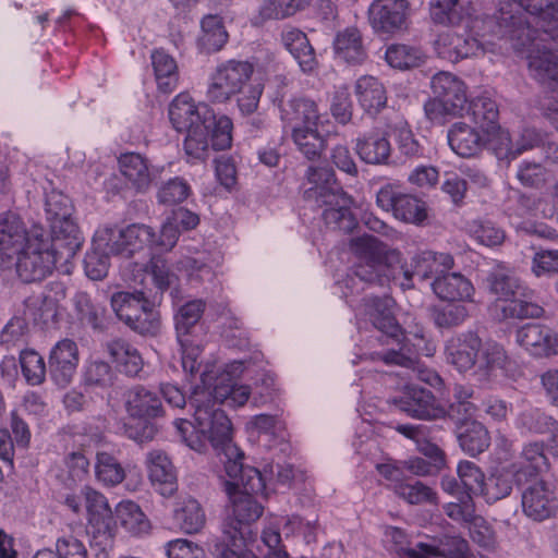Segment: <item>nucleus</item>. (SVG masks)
Listing matches in <instances>:
<instances>
[{
	"label": "nucleus",
	"instance_id": "nucleus-57",
	"mask_svg": "<svg viewBox=\"0 0 558 558\" xmlns=\"http://www.w3.org/2000/svg\"><path fill=\"white\" fill-rule=\"evenodd\" d=\"M466 12L459 0H432L429 2V15L438 25H459Z\"/></svg>",
	"mask_w": 558,
	"mask_h": 558
},
{
	"label": "nucleus",
	"instance_id": "nucleus-12",
	"mask_svg": "<svg viewBox=\"0 0 558 558\" xmlns=\"http://www.w3.org/2000/svg\"><path fill=\"white\" fill-rule=\"evenodd\" d=\"M376 204L385 211L391 213L396 219L407 223L421 225L427 219L426 203L392 183L379 189Z\"/></svg>",
	"mask_w": 558,
	"mask_h": 558
},
{
	"label": "nucleus",
	"instance_id": "nucleus-9",
	"mask_svg": "<svg viewBox=\"0 0 558 558\" xmlns=\"http://www.w3.org/2000/svg\"><path fill=\"white\" fill-rule=\"evenodd\" d=\"M482 22L486 34L508 40L517 51L530 49L535 39L536 31L510 1L501 2L493 13L485 14Z\"/></svg>",
	"mask_w": 558,
	"mask_h": 558
},
{
	"label": "nucleus",
	"instance_id": "nucleus-53",
	"mask_svg": "<svg viewBox=\"0 0 558 558\" xmlns=\"http://www.w3.org/2000/svg\"><path fill=\"white\" fill-rule=\"evenodd\" d=\"M63 464L64 470L57 477L65 488L72 490L87 477L89 461L82 452L73 451L64 457Z\"/></svg>",
	"mask_w": 558,
	"mask_h": 558
},
{
	"label": "nucleus",
	"instance_id": "nucleus-18",
	"mask_svg": "<svg viewBox=\"0 0 558 558\" xmlns=\"http://www.w3.org/2000/svg\"><path fill=\"white\" fill-rule=\"evenodd\" d=\"M80 352L76 342L64 338L58 341L48 356V371L51 380L59 387H68L76 373Z\"/></svg>",
	"mask_w": 558,
	"mask_h": 558
},
{
	"label": "nucleus",
	"instance_id": "nucleus-50",
	"mask_svg": "<svg viewBox=\"0 0 558 558\" xmlns=\"http://www.w3.org/2000/svg\"><path fill=\"white\" fill-rule=\"evenodd\" d=\"M507 361L504 348L498 343H486L478 353L475 374L488 380L498 369H502Z\"/></svg>",
	"mask_w": 558,
	"mask_h": 558
},
{
	"label": "nucleus",
	"instance_id": "nucleus-36",
	"mask_svg": "<svg viewBox=\"0 0 558 558\" xmlns=\"http://www.w3.org/2000/svg\"><path fill=\"white\" fill-rule=\"evenodd\" d=\"M173 522L185 534H197L206 524V514L197 499L184 498L175 504Z\"/></svg>",
	"mask_w": 558,
	"mask_h": 558
},
{
	"label": "nucleus",
	"instance_id": "nucleus-47",
	"mask_svg": "<svg viewBox=\"0 0 558 558\" xmlns=\"http://www.w3.org/2000/svg\"><path fill=\"white\" fill-rule=\"evenodd\" d=\"M429 317L439 329H452L461 326L469 317V310L461 302H448L447 304L429 307Z\"/></svg>",
	"mask_w": 558,
	"mask_h": 558
},
{
	"label": "nucleus",
	"instance_id": "nucleus-49",
	"mask_svg": "<svg viewBox=\"0 0 558 558\" xmlns=\"http://www.w3.org/2000/svg\"><path fill=\"white\" fill-rule=\"evenodd\" d=\"M232 132L233 122L230 117L222 114L216 118L213 112V120L207 125V151L206 159L209 156V150H227L232 146Z\"/></svg>",
	"mask_w": 558,
	"mask_h": 558
},
{
	"label": "nucleus",
	"instance_id": "nucleus-44",
	"mask_svg": "<svg viewBox=\"0 0 558 558\" xmlns=\"http://www.w3.org/2000/svg\"><path fill=\"white\" fill-rule=\"evenodd\" d=\"M72 302L75 315L81 324L89 326L94 330L104 329L107 310L101 303L85 291L76 292Z\"/></svg>",
	"mask_w": 558,
	"mask_h": 558
},
{
	"label": "nucleus",
	"instance_id": "nucleus-48",
	"mask_svg": "<svg viewBox=\"0 0 558 558\" xmlns=\"http://www.w3.org/2000/svg\"><path fill=\"white\" fill-rule=\"evenodd\" d=\"M393 137L399 158L403 162L415 161L424 157L425 148L407 122H400L393 128Z\"/></svg>",
	"mask_w": 558,
	"mask_h": 558
},
{
	"label": "nucleus",
	"instance_id": "nucleus-54",
	"mask_svg": "<svg viewBox=\"0 0 558 558\" xmlns=\"http://www.w3.org/2000/svg\"><path fill=\"white\" fill-rule=\"evenodd\" d=\"M550 339V329L539 324H526L517 331V341L535 355H544Z\"/></svg>",
	"mask_w": 558,
	"mask_h": 558
},
{
	"label": "nucleus",
	"instance_id": "nucleus-21",
	"mask_svg": "<svg viewBox=\"0 0 558 558\" xmlns=\"http://www.w3.org/2000/svg\"><path fill=\"white\" fill-rule=\"evenodd\" d=\"M481 348L482 339L475 331L459 333L447 343V361L460 373H464L475 367Z\"/></svg>",
	"mask_w": 558,
	"mask_h": 558
},
{
	"label": "nucleus",
	"instance_id": "nucleus-64",
	"mask_svg": "<svg viewBox=\"0 0 558 558\" xmlns=\"http://www.w3.org/2000/svg\"><path fill=\"white\" fill-rule=\"evenodd\" d=\"M457 473L463 487L462 493H470L471 497L483 493L486 478L478 465L468 460L460 461Z\"/></svg>",
	"mask_w": 558,
	"mask_h": 558
},
{
	"label": "nucleus",
	"instance_id": "nucleus-63",
	"mask_svg": "<svg viewBox=\"0 0 558 558\" xmlns=\"http://www.w3.org/2000/svg\"><path fill=\"white\" fill-rule=\"evenodd\" d=\"M191 185L185 179L174 177L160 184L157 190V201L167 206L181 204L191 195Z\"/></svg>",
	"mask_w": 558,
	"mask_h": 558
},
{
	"label": "nucleus",
	"instance_id": "nucleus-3",
	"mask_svg": "<svg viewBox=\"0 0 558 558\" xmlns=\"http://www.w3.org/2000/svg\"><path fill=\"white\" fill-rule=\"evenodd\" d=\"M169 120L179 133H185L183 149L191 160H206L207 125L213 110L205 104H196L186 93L177 95L169 104Z\"/></svg>",
	"mask_w": 558,
	"mask_h": 558
},
{
	"label": "nucleus",
	"instance_id": "nucleus-62",
	"mask_svg": "<svg viewBox=\"0 0 558 558\" xmlns=\"http://www.w3.org/2000/svg\"><path fill=\"white\" fill-rule=\"evenodd\" d=\"M213 448L218 454H223L225 469L227 475L231 478L230 482H239L242 478L243 471L246 465L243 464L244 453L232 442L231 434H229L228 445H216L214 441H209Z\"/></svg>",
	"mask_w": 558,
	"mask_h": 558
},
{
	"label": "nucleus",
	"instance_id": "nucleus-26",
	"mask_svg": "<svg viewBox=\"0 0 558 558\" xmlns=\"http://www.w3.org/2000/svg\"><path fill=\"white\" fill-rule=\"evenodd\" d=\"M32 240L20 214L7 210L0 214V251L8 257L23 248Z\"/></svg>",
	"mask_w": 558,
	"mask_h": 558
},
{
	"label": "nucleus",
	"instance_id": "nucleus-60",
	"mask_svg": "<svg viewBox=\"0 0 558 558\" xmlns=\"http://www.w3.org/2000/svg\"><path fill=\"white\" fill-rule=\"evenodd\" d=\"M517 425L532 434H546L558 426V422L537 408H527L519 414Z\"/></svg>",
	"mask_w": 558,
	"mask_h": 558
},
{
	"label": "nucleus",
	"instance_id": "nucleus-25",
	"mask_svg": "<svg viewBox=\"0 0 558 558\" xmlns=\"http://www.w3.org/2000/svg\"><path fill=\"white\" fill-rule=\"evenodd\" d=\"M488 135L478 128L464 122L453 123L448 131V144L450 148L463 158L477 156L486 146Z\"/></svg>",
	"mask_w": 558,
	"mask_h": 558
},
{
	"label": "nucleus",
	"instance_id": "nucleus-61",
	"mask_svg": "<svg viewBox=\"0 0 558 558\" xmlns=\"http://www.w3.org/2000/svg\"><path fill=\"white\" fill-rule=\"evenodd\" d=\"M146 307L137 313L126 326L141 336L156 337L161 331L160 312L156 308L154 301L150 303V306Z\"/></svg>",
	"mask_w": 558,
	"mask_h": 558
},
{
	"label": "nucleus",
	"instance_id": "nucleus-1",
	"mask_svg": "<svg viewBox=\"0 0 558 558\" xmlns=\"http://www.w3.org/2000/svg\"><path fill=\"white\" fill-rule=\"evenodd\" d=\"M232 385H216L213 390L196 388L190 404L194 408V422L187 420L175 421V426L186 445L195 450L203 451L206 441L216 445H228L229 434H232V425L229 417L216 408L217 403L229 402Z\"/></svg>",
	"mask_w": 558,
	"mask_h": 558
},
{
	"label": "nucleus",
	"instance_id": "nucleus-55",
	"mask_svg": "<svg viewBox=\"0 0 558 558\" xmlns=\"http://www.w3.org/2000/svg\"><path fill=\"white\" fill-rule=\"evenodd\" d=\"M113 381L114 372L108 362L100 359L86 362L82 374V384L85 387L107 389L113 385Z\"/></svg>",
	"mask_w": 558,
	"mask_h": 558
},
{
	"label": "nucleus",
	"instance_id": "nucleus-43",
	"mask_svg": "<svg viewBox=\"0 0 558 558\" xmlns=\"http://www.w3.org/2000/svg\"><path fill=\"white\" fill-rule=\"evenodd\" d=\"M58 299L48 294H33L24 301V319H16V323L32 322L36 326L47 325L57 317Z\"/></svg>",
	"mask_w": 558,
	"mask_h": 558
},
{
	"label": "nucleus",
	"instance_id": "nucleus-41",
	"mask_svg": "<svg viewBox=\"0 0 558 558\" xmlns=\"http://www.w3.org/2000/svg\"><path fill=\"white\" fill-rule=\"evenodd\" d=\"M457 438L461 449L471 457L483 453L490 446L489 432L484 424L475 420L466 418L460 426Z\"/></svg>",
	"mask_w": 558,
	"mask_h": 558
},
{
	"label": "nucleus",
	"instance_id": "nucleus-31",
	"mask_svg": "<svg viewBox=\"0 0 558 558\" xmlns=\"http://www.w3.org/2000/svg\"><path fill=\"white\" fill-rule=\"evenodd\" d=\"M430 88L435 98L449 105L451 110H463L466 104L464 83L449 72H439L432 77Z\"/></svg>",
	"mask_w": 558,
	"mask_h": 558
},
{
	"label": "nucleus",
	"instance_id": "nucleus-58",
	"mask_svg": "<svg viewBox=\"0 0 558 558\" xmlns=\"http://www.w3.org/2000/svg\"><path fill=\"white\" fill-rule=\"evenodd\" d=\"M96 477L106 486H117L125 477V471L119 460L109 452H98L95 464Z\"/></svg>",
	"mask_w": 558,
	"mask_h": 558
},
{
	"label": "nucleus",
	"instance_id": "nucleus-38",
	"mask_svg": "<svg viewBox=\"0 0 558 558\" xmlns=\"http://www.w3.org/2000/svg\"><path fill=\"white\" fill-rule=\"evenodd\" d=\"M150 60L158 90L163 94L174 92L180 77L174 58L163 49H155Z\"/></svg>",
	"mask_w": 558,
	"mask_h": 558
},
{
	"label": "nucleus",
	"instance_id": "nucleus-6",
	"mask_svg": "<svg viewBox=\"0 0 558 558\" xmlns=\"http://www.w3.org/2000/svg\"><path fill=\"white\" fill-rule=\"evenodd\" d=\"M350 250L361 258L353 267V278L369 286L385 287L397 278L396 263L400 262V252L388 250L377 238L362 235L350 240Z\"/></svg>",
	"mask_w": 558,
	"mask_h": 558
},
{
	"label": "nucleus",
	"instance_id": "nucleus-7",
	"mask_svg": "<svg viewBox=\"0 0 558 558\" xmlns=\"http://www.w3.org/2000/svg\"><path fill=\"white\" fill-rule=\"evenodd\" d=\"M488 288L499 299L509 301L502 307L506 318H539L544 308L532 301L533 291L523 287L520 280L509 270L497 268L487 276Z\"/></svg>",
	"mask_w": 558,
	"mask_h": 558
},
{
	"label": "nucleus",
	"instance_id": "nucleus-59",
	"mask_svg": "<svg viewBox=\"0 0 558 558\" xmlns=\"http://www.w3.org/2000/svg\"><path fill=\"white\" fill-rule=\"evenodd\" d=\"M22 374L28 385L38 386L46 379L47 366L44 357L33 349L22 350L19 356Z\"/></svg>",
	"mask_w": 558,
	"mask_h": 558
},
{
	"label": "nucleus",
	"instance_id": "nucleus-14",
	"mask_svg": "<svg viewBox=\"0 0 558 558\" xmlns=\"http://www.w3.org/2000/svg\"><path fill=\"white\" fill-rule=\"evenodd\" d=\"M392 403L398 410L416 420H446V408L429 389L421 386H405L401 395L392 400Z\"/></svg>",
	"mask_w": 558,
	"mask_h": 558
},
{
	"label": "nucleus",
	"instance_id": "nucleus-11",
	"mask_svg": "<svg viewBox=\"0 0 558 558\" xmlns=\"http://www.w3.org/2000/svg\"><path fill=\"white\" fill-rule=\"evenodd\" d=\"M98 241L105 242L106 252L130 258L145 248L154 250V229L140 223L120 230L106 227L98 231Z\"/></svg>",
	"mask_w": 558,
	"mask_h": 558
},
{
	"label": "nucleus",
	"instance_id": "nucleus-46",
	"mask_svg": "<svg viewBox=\"0 0 558 558\" xmlns=\"http://www.w3.org/2000/svg\"><path fill=\"white\" fill-rule=\"evenodd\" d=\"M453 401L446 408V418L466 420L476 414L478 405L474 403L475 391L472 387L454 384L452 388Z\"/></svg>",
	"mask_w": 558,
	"mask_h": 558
},
{
	"label": "nucleus",
	"instance_id": "nucleus-15",
	"mask_svg": "<svg viewBox=\"0 0 558 558\" xmlns=\"http://www.w3.org/2000/svg\"><path fill=\"white\" fill-rule=\"evenodd\" d=\"M408 0H374L368 8V22L377 34L392 35L407 28Z\"/></svg>",
	"mask_w": 558,
	"mask_h": 558
},
{
	"label": "nucleus",
	"instance_id": "nucleus-20",
	"mask_svg": "<svg viewBox=\"0 0 558 558\" xmlns=\"http://www.w3.org/2000/svg\"><path fill=\"white\" fill-rule=\"evenodd\" d=\"M145 462L153 488L166 498L172 497L178 492V475L168 454L153 450L147 453Z\"/></svg>",
	"mask_w": 558,
	"mask_h": 558
},
{
	"label": "nucleus",
	"instance_id": "nucleus-8",
	"mask_svg": "<svg viewBox=\"0 0 558 558\" xmlns=\"http://www.w3.org/2000/svg\"><path fill=\"white\" fill-rule=\"evenodd\" d=\"M263 544L268 548L263 558H290L282 544L280 527L276 523L266 525L260 535ZM213 558H258L246 548L243 532L234 524L226 525L223 533L215 541L210 548Z\"/></svg>",
	"mask_w": 558,
	"mask_h": 558
},
{
	"label": "nucleus",
	"instance_id": "nucleus-19",
	"mask_svg": "<svg viewBox=\"0 0 558 558\" xmlns=\"http://www.w3.org/2000/svg\"><path fill=\"white\" fill-rule=\"evenodd\" d=\"M280 119L284 129L291 133L296 129H311L317 126L320 118L317 102L306 96H292L279 101Z\"/></svg>",
	"mask_w": 558,
	"mask_h": 558
},
{
	"label": "nucleus",
	"instance_id": "nucleus-32",
	"mask_svg": "<svg viewBox=\"0 0 558 558\" xmlns=\"http://www.w3.org/2000/svg\"><path fill=\"white\" fill-rule=\"evenodd\" d=\"M229 40L222 16L207 14L201 20V32L196 38V47L201 53L211 54L220 51Z\"/></svg>",
	"mask_w": 558,
	"mask_h": 558
},
{
	"label": "nucleus",
	"instance_id": "nucleus-37",
	"mask_svg": "<svg viewBox=\"0 0 558 558\" xmlns=\"http://www.w3.org/2000/svg\"><path fill=\"white\" fill-rule=\"evenodd\" d=\"M355 151L360 159L367 165H388L391 157V145L385 135L368 133L356 138Z\"/></svg>",
	"mask_w": 558,
	"mask_h": 558
},
{
	"label": "nucleus",
	"instance_id": "nucleus-42",
	"mask_svg": "<svg viewBox=\"0 0 558 558\" xmlns=\"http://www.w3.org/2000/svg\"><path fill=\"white\" fill-rule=\"evenodd\" d=\"M468 112L483 133L490 134L499 129V108L493 98L486 95L474 97L469 104Z\"/></svg>",
	"mask_w": 558,
	"mask_h": 558
},
{
	"label": "nucleus",
	"instance_id": "nucleus-2",
	"mask_svg": "<svg viewBox=\"0 0 558 558\" xmlns=\"http://www.w3.org/2000/svg\"><path fill=\"white\" fill-rule=\"evenodd\" d=\"M310 184L303 192L305 202L317 208H325L322 218L332 230L351 233L357 220L351 210L353 199L348 195L329 167L310 166L305 172Z\"/></svg>",
	"mask_w": 558,
	"mask_h": 558
},
{
	"label": "nucleus",
	"instance_id": "nucleus-13",
	"mask_svg": "<svg viewBox=\"0 0 558 558\" xmlns=\"http://www.w3.org/2000/svg\"><path fill=\"white\" fill-rule=\"evenodd\" d=\"M15 254H17L16 274L24 282L41 281L54 268V253L38 235H35L34 241L25 244Z\"/></svg>",
	"mask_w": 558,
	"mask_h": 558
},
{
	"label": "nucleus",
	"instance_id": "nucleus-52",
	"mask_svg": "<svg viewBox=\"0 0 558 558\" xmlns=\"http://www.w3.org/2000/svg\"><path fill=\"white\" fill-rule=\"evenodd\" d=\"M291 137L299 151L311 161L318 160L327 147L326 138L319 134L317 126L296 129Z\"/></svg>",
	"mask_w": 558,
	"mask_h": 558
},
{
	"label": "nucleus",
	"instance_id": "nucleus-29",
	"mask_svg": "<svg viewBox=\"0 0 558 558\" xmlns=\"http://www.w3.org/2000/svg\"><path fill=\"white\" fill-rule=\"evenodd\" d=\"M354 94L365 113L375 117L387 107V89L373 75H363L354 84Z\"/></svg>",
	"mask_w": 558,
	"mask_h": 558
},
{
	"label": "nucleus",
	"instance_id": "nucleus-10",
	"mask_svg": "<svg viewBox=\"0 0 558 558\" xmlns=\"http://www.w3.org/2000/svg\"><path fill=\"white\" fill-rule=\"evenodd\" d=\"M254 65L248 61L228 60L210 75L206 97L213 104L229 101L251 82Z\"/></svg>",
	"mask_w": 558,
	"mask_h": 558
},
{
	"label": "nucleus",
	"instance_id": "nucleus-30",
	"mask_svg": "<svg viewBox=\"0 0 558 558\" xmlns=\"http://www.w3.org/2000/svg\"><path fill=\"white\" fill-rule=\"evenodd\" d=\"M432 288L434 293L446 302L473 301L474 287L472 282L460 272H449L437 276Z\"/></svg>",
	"mask_w": 558,
	"mask_h": 558
},
{
	"label": "nucleus",
	"instance_id": "nucleus-28",
	"mask_svg": "<svg viewBox=\"0 0 558 558\" xmlns=\"http://www.w3.org/2000/svg\"><path fill=\"white\" fill-rule=\"evenodd\" d=\"M336 58L350 65H360L367 59L361 31L355 26L339 31L332 41Z\"/></svg>",
	"mask_w": 558,
	"mask_h": 558
},
{
	"label": "nucleus",
	"instance_id": "nucleus-39",
	"mask_svg": "<svg viewBox=\"0 0 558 558\" xmlns=\"http://www.w3.org/2000/svg\"><path fill=\"white\" fill-rule=\"evenodd\" d=\"M453 265L454 260L451 254L433 251H423L415 254L411 263L413 274L421 280L441 276L445 271L451 269Z\"/></svg>",
	"mask_w": 558,
	"mask_h": 558
},
{
	"label": "nucleus",
	"instance_id": "nucleus-35",
	"mask_svg": "<svg viewBox=\"0 0 558 558\" xmlns=\"http://www.w3.org/2000/svg\"><path fill=\"white\" fill-rule=\"evenodd\" d=\"M105 347L121 373L135 377L143 369L144 362L140 351L128 340L114 338L106 342Z\"/></svg>",
	"mask_w": 558,
	"mask_h": 558
},
{
	"label": "nucleus",
	"instance_id": "nucleus-16",
	"mask_svg": "<svg viewBox=\"0 0 558 558\" xmlns=\"http://www.w3.org/2000/svg\"><path fill=\"white\" fill-rule=\"evenodd\" d=\"M521 506L523 513L536 522L554 517L558 510L556 494L544 480L527 484L521 494Z\"/></svg>",
	"mask_w": 558,
	"mask_h": 558
},
{
	"label": "nucleus",
	"instance_id": "nucleus-27",
	"mask_svg": "<svg viewBox=\"0 0 558 558\" xmlns=\"http://www.w3.org/2000/svg\"><path fill=\"white\" fill-rule=\"evenodd\" d=\"M281 43L302 72L313 73L318 68L316 51L304 32L295 27H286L281 32Z\"/></svg>",
	"mask_w": 558,
	"mask_h": 558
},
{
	"label": "nucleus",
	"instance_id": "nucleus-33",
	"mask_svg": "<svg viewBox=\"0 0 558 558\" xmlns=\"http://www.w3.org/2000/svg\"><path fill=\"white\" fill-rule=\"evenodd\" d=\"M206 302L195 299L180 305L174 314V326L179 343L184 351L192 345L191 336L198 325L204 312Z\"/></svg>",
	"mask_w": 558,
	"mask_h": 558
},
{
	"label": "nucleus",
	"instance_id": "nucleus-17",
	"mask_svg": "<svg viewBox=\"0 0 558 558\" xmlns=\"http://www.w3.org/2000/svg\"><path fill=\"white\" fill-rule=\"evenodd\" d=\"M82 496L93 536L112 538L116 532V518L105 495L90 486H84Z\"/></svg>",
	"mask_w": 558,
	"mask_h": 558
},
{
	"label": "nucleus",
	"instance_id": "nucleus-22",
	"mask_svg": "<svg viewBox=\"0 0 558 558\" xmlns=\"http://www.w3.org/2000/svg\"><path fill=\"white\" fill-rule=\"evenodd\" d=\"M437 56L444 60L457 63L463 59L473 57L482 48V44L469 34H458L447 31L440 33L435 43Z\"/></svg>",
	"mask_w": 558,
	"mask_h": 558
},
{
	"label": "nucleus",
	"instance_id": "nucleus-51",
	"mask_svg": "<svg viewBox=\"0 0 558 558\" xmlns=\"http://www.w3.org/2000/svg\"><path fill=\"white\" fill-rule=\"evenodd\" d=\"M425 58L421 48L403 44L389 46L385 53L387 63L399 70L417 68L425 62Z\"/></svg>",
	"mask_w": 558,
	"mask_h": 558
},
{
	"label": "nucleus",
	"instance_id": "nucleus-45",
	"mask_svg": "<svg viewBox=\"0 0 558 558\" xmlns=\"http://www.w3.org/2000/svg\"><path fill=\"white\" fill-rule=\"evenodd\" d=\"M116 521L132 535H146L151 530L150 520L143 512L141 507L132 500H123L116 507Z\"/></svg>",
	"mask_w": 558,
	"mask_h": 558
},
{
	"label": "nucleus",
	"instance_id": "nucleus-40",
	"mask_svg": "<svg viewBox=\"0 0 558 558\" xmlns=\"http://www.w3.org/2000/svg\"><path fill=\"white\" fill-rule=\"evenodd\" d=\"M149 295L144 290L118 291L111 295L110 303L119 320L126 326L142 310L150 306Z\"/></svg>",
	"mask_w": 558,
	"mask_h": 558
},
{
	"label": "nucleus",
	"instance_id": "nucleus-24",
	"mask_svg": "<svg viewBox=\"0 0 558 558\" xmlns=\"http://www.w3.org/2000/svg\"><path fill=\"white\" fill-rule=\"evenodd\" d=\"M513 478L518 485L529 483L549 468L543 441L525 445L515 462L511 464Z\"/></svg>",
	"mask_w": 558,
	"mask_h": 558
},
{
	"label": "nucleus",
	"instance_id": "nucleus-23",
	"mask_svg": "<svg viewBox=\"0 0 558 558\" xmlns=\"http://www.w3.org/2000/svg\"><path fill=\"white\" fill-rule=\"evenodd\" d=\"M223 487L231 502L234 520L223 523L221 534L228 524H234L242 532L241 525L258 520L263 514L264 507L256 500V495L241 493L238 483L225 482Z\"/></svg>",
	"mask_w": 558,
	"mask_h": 558
},
{
	"label": "nucleus",
	"instance_id": "nucleus-56",
	"mask_svg": "<svg viewBox=\"0 0 558 558\" xmlns=\"http://www.w3.org/2000/svg\"><path fill=\"white\" fill-rule=\"evenodd\" d=\"M310 0H265L258 9L260 23L270 20H283L305 9Z\"/></svg>",
	"mask_w": 558,
	"mask_h": 558
},
{
	"label": "nucleus",
	"instance_id": "nucleus-34",
	"mask_svg": "<svg viewBox=\"0 0 558 558\" xmlns=\"http://www.w3.org/2000/svg\"><path fill=\"white\" fill-rule=\"evenodd\" d=\"M122 175L137 193H146L153 182V174L145 157L137 153L122 154L119 159Z\"/></svg>",
	"mask_w": 558,
	"mask_h": 558
},
{
	"label": "nucleus",
	"instance_id": "nucleus-4",
	"mask_svg": "<svg viewBox=\"0 0 558 558\" xmlns=\"http://www.w3.org/2000/svg\"><path fill=\"white\" fill-rule=\"evenodd\" d=\"M367 310V315L373 326L381 331L387 338L398 341V349H389L384 352L372 354L373 361H381L386 365H397L405 368H415L420 361V350L415 343H412L403 336L402 327L397 322L392 312V299L367 296L363 299Z\"/></svg>",
	"mask_w": 558,
	"mask_h": 558
},
{
	"label": "nucleus",
	"instance_id": "nucleus-5",
	"mask_svg": "<svg viewBox=\"0 0 558 558\" xmlns=\"http://www.w3.org/2000/svg\"><path fill=\"white\" fill-rule=\"evenodd\" d=\"M122 398L128 416L135 421L124 424L126 437L138 444L153 440L158 434L156 422L166 416V409L159 393L136 384L126 388Z\"/></svg>",
	"mask_w": 558,
	"mask_h": 558
}]
</instances>
